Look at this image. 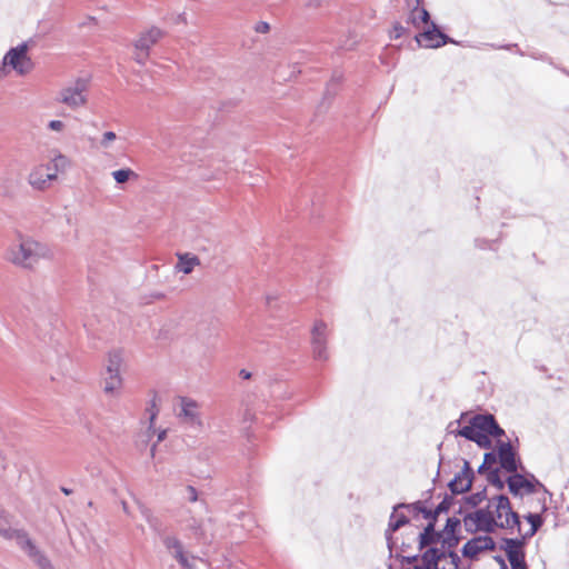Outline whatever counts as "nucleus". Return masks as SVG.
I'll list each match as a JSON object with an SVG mask.
<instances>
[{"mask_svg":"<svg viewBox=\"0 0 569 569\" xmlns=\"http://www.w3.org/2000/svg\"><path fill=\"white\" fill-rule=\"evenodd\" d=\"M51 258H53V251L48 244L30 238L21 240L9 251V260L26 268L32 267L39 259Z\"/></svg>","mask_w":569,"mask_h":569,"instance_id":"obj_1","label":"nucleus"},{"mask_svg":"<svg viewBox=\"0 0 569 569\" xmlns=\"http://www.w3.org/2000/svg\"><path fill=\"white\" fill-rule=\"evenodd\" d=\"M8 67H11L19 76L28 74L34 67L28 56V44L22 42L11 48L0 62V79L8 73Z\"/></svg>","mask_w":569,"mask_h":569,"instance_id":"obj_2","label":"nucleus"},{"mask_svg":"<svg viewBox=\"0 0 569 569\" xmlns=\"http://www.w3.org/2000/svg\"><path fill=\"white\" fill-rule=\"evenodd\" d=\"M462 521L466 531L472 535L476 532L493 533L498 528V520L490 510V505L466 513Z\"/></svg>","mask_w":569,"mask_h":569,"instance_id":"obj_3","label":"nucleus"},{"mask_svg":"<svg viewBox=\"0 0 569 569\" xmlns=\"http://www.w3.org/2000/svg\"><path fill=\"white\" fill-rule=\"evenodd\" d=\"M415 40L418 46L429 49H437L447 43H457L456 40L443 33L433 21L430 22L425 31L416 34Z\"/></svg>","mask_w":569,"mask_h":569,"instance_id":"obj_4","label":"nucleus"},{"mask_svg":"<svg viewBox=\"0 0 569 569\" xmlns=\"http://www.w3.org/2000/svg\"><path fill=\"white\" fill-rule=\"evenodd\" d=\"M510 493L515 497L522 496L523 493H535L537 487H543L542 483L533 476L526 478L519 472H512L506 480Z\"/></svg>","mask_w":569,"mask_h":569,"instance_id":"obj_5","label":"nucleus"},{"mask_svg":"<svg viewBox=\"0 0 569 569\" xmlns=\"http://www.w3.org/2000/svg\"><path fill=\"white\" fill-rule=\"evenodd\" d=\"M179 402L180 411L178 412L177 417L180 419V421L190 428H201L203 423L199 403L188 397H180Z\"/></svg>","mask_w":569,"mask_h":569,"instance_id":"obj_6","label":"nucleus"},{"mask_svg":"<svg viewBox=\"0 0 569 569\" xmlns=\"http://www.w3.org/2000/svg\"><path fill=\"white\" fill-rule=\"evenodd\" d=\"M122 357L120 351H112L108 357V365L106 368L104 387L106 393H112L114 390L120 388L122 379L120 377V366Z\"/></svg>","mask_w":569,"mask_h":569,"instance_id":"obj_7","label":"nucleus"},{"mask_svg":"<svg viewBox=\"0 0 569 569\" xmlns=\"http://www.w3.org/2000/svg\"><path fill=\"white\" fill-rule=\"evenodd\" d=\"M88 82L86 79L79 78L76 82L61 90L60 101L70 108H78L86 103L84 92L87 90Z\"/></svg>","mask_w":569,"mask_h":569,"instance_id":"obj_8","label":"nucleus"},{"mask_svg":"<svg viewBox=\"0 0 569 569\" xmlns=\"http://www.w3.org/2000/svg\"><path fill=\"white\" fill-rule=\"evenodd\" d=\"M497 543L489 533L485 536H477L468 540L462 549L461 553L465 558L477 559L478 555L483 551H495Z\"/></svg>","mask_w":569,"mask_h":569,"instance_id":"obj_9","label":"nucleus"},{"mask_svg":"<svg viewBox=\"0 0 569 569\" xmlns=\"http://www.w3.org/2000/svg\"><path fill=\"white\" fill-rule=\"evenodd\" d=\"M497 449H498V457H499V463L501 469L505 471L512 473L518 471L520 463V460L518 458V453L516 449L512 447L510 441H501L498 440L497 442Z\"/></svg>","mask_w":569,"mask_h":569,"instance_id":"obj_10","label":"nucleus"},{"mask_svg":"<svg viewBox=\"0 0 569 569\" xmlns=\"http://www.w3.org/2000/svg\"><path fill=\"white\" fill-rule=\"evenodd\" d=\"M501 541L502 545L500 546V549L506 552L510 566L526 560V540L522 538H502Z\"/></svg>","mask_w":569,"mask_h":569,"instance_id":"obj_11","label":"nucleus"},{"mask_svg":"<svg viewBox=\"0 0 569 569\" xmlns=\"http://www.w3.org/2000/svg\"><path fill=\"white\" fill-rule=\"evenodd\" d=\"M163 36L164 31L158 27H151L142 32L134 41V49H144L150 51L151 47L154 46Z\"/></svg>","mask_w":569,"mask_h":569,"instance_id":"obj_12","label":"nucleus"},{"mask_svg":"<svg viewBox=\"0 0 569 569\" xmlns=\"http://www.w3.org/2000/svg\"><path fill=\"white\" fill-rule=\"evenodd\" d=\"M442 538V532L436 530V525L433 522H428L423 528V531L419 535V550H423L427 547H431L432 545L440 542Z\"/></svg>","mask_w":569,"mask_h":569,"instance_id":"obj_13","label":"nucleus"},{"mask_svg":"<svg viewBox=\"0 0 569 569\" xmlns=\"http://www.w3.org/2000/svg\"><path fill=\"white\" fill-rule=\"evenodd\" d=\"M480 422H482V413L475 415L470 419L469 425L455 431V435L473 442V440L478 438V433L481 431Z\"/></svg>","mask_w":569,"mask_h":569,"instance_id":"obj_14","label":"nucleus"},{"mask_svg":"<svg viewBox=\"0 0 569 569\" xmlns=\"http://www.w3.org/2000/svg\"><path fill=\"white\" fill-rule=\"evenodd\" d=\"M407 523H409V518L400 512V510H397V511H392L391 516H390V520H389V523H388V529L386 531V539H387V542H388V547L389 549L391 550V543H392V532L399 530L401 527L406 526Z\"/></svg>","mask_w":569,"mask_h":569,"instance_id":"obj_15","label":"nucleus"},{"mask_svg":"<svg viewBox=\"0 0 569 569\" xmlns=\"http://www.w3.org/2000/svg\"><path fill=\"white\" fill-rule=\"evenodd\" d=\"M481 431L489 437L500 438L505 436V430L499 426L496 418L491 413H482V422H480Z\"/></svg>","mask_w":569,"mask_h":569,"instance_id":"obj_16","label":"nucleus"},{"mask_svg":"<svg viewBox=\"0 0 569 569\" xmlns=\"http://www.w3.org/2000/svg\"><path fill=\"white\" fill-rule=\"evenodd\" d=\"M50 170V164L39 166L34 168L29 174V183L37 189H44L47 182L50 181L46 177L47 172H49Z\"/></svg>","mask_w":569,"mask_h":569,"instance_id":"obj_17","label":"nucleus"},{"mask_svg":"<svg viewBox=\"0 0 569 569\" xmlns=\"http://www.w3.org/2000/svg\"><path fill=\"white\" fill-rule=\"evenodd\" d=\"M178 263L176 264V269L178 271L183 272L184 274H189L193 271L196 266L200 264V260L197 256L191 253H178Z\"/></svg>","mask_w":569,"mask_h":569,"instance_id":"obj_18","label":"nucleus"},{"mask_svg":"<svg viewBox=\"0 0 569 569\" xmlns=\"http://www.w3.org/2000/svg\"><path fill=\"white\" fill-rule=\"evenodd\" d=\"M11 540H14L16 543L27 553L32 552L37 546L30 539L28 532L23 529H14L11 533Z\"/></svg>","mask_w":569,"mask_h":569,"instance_id":"obj_19","label":"nucleus"},{"mask_svg":"<svg viewBox=\"0 0 569 569\" xmlns=\"http://www.w3.org/2000/svg\"><path fill=\"white\" fill-rule=\"evenodd\" d=\"M49 164L51 167V170L47 172L46 177L49 180H56L58 172H64L71 163L66 156L59 153L52 159V161Z\"/></svg>","mask_w":569,"mask_h":569,"instance_id":"obj_20","label":"nucleus"},{"mask_svg":"<svg viewBox=\"0 0 569 569\" xmlns=\"http://www.w3.org/2000/svg\"><path fill=\"white\" fill-rule=\"evenodd\" d=\"M496 501V510L492 511L498 521H503L502 518H508L512 511L510 500L505 495H499L492 499Z\"/></svg>","mask_w":569,"mask_h":569,"instance_id":"obj_21","label":"nucleus"},{"mask_svg":"<svg viewBox=\"0 0 569 569\" xmlns=\"http://www.w3.org/2000/svg\"><path fill=\"white\" fill-rule=\"evenodd\" d=\"M447 486L452 495H461V493L470 491V489L472 488L471 480L470 479L465 480V478L462 476H460L459 473H457L448 482Z\"/></svg>","mask_w":569,"mask_h":569,"instance_id":"obj_22","label":"nucleus"},{"mask_svg":"<svg viewBox=\"0 0 569 569\" xmlns=\"http://www.w3.org/2000/svg\"><path fill=\"white\" fill-rule=\"evenodd\" d=\"M327 345V325L322 320L316 321L311 330V346Z\"/></svg>","mask_w":569,"mask_h":569,"instance_id":"obj_23","label":"nucleus"},{"mask_svg":"<svg viewBox=\"0 0 569 569\" xmlns=\"http://www.w3.org/2000/svg\"><path fill=\"white\" fill-rule=\"evenodd\" d=\"M525 519L530 523V529L526 533L521 535L520 538L527 541L528 539L533 537L536 532L541 528V526L543 525V519L539 513L532 512L526 515Z\"/></svg>","mask_w":569,"mask_h":569,"instance_id":"obj_24","label":"nucleus"},{"mask_svg":"<svg viewBox=\"0 0 569 569\" xmlns=\"http://www.w3.org/2000/svg\"><path fill=\"white\" fill-rule=\"evenodd\" d=\"M420 0H417V6L412 9L409 20L412 22V24L418 26L419 22L430 24V14L427 9L420 8L419 9Z\"/></svg>","mask_w":569,"mask_h":569,"instance_id":"obj_25","label":"nucleus"},{"mask_svg":"<svg viewBox=\"0 0 569 569\" xmlns=\"http://www.w3.org/2000/svg\"><path fill=\"white\" fill-rule=\"evenodd\" d=\"M28 557L33 560L39 569H54L49 558L38 547Z\"/></svg>","mask_w":569,"mask_h":569,"instance_id":"obj_26","label":"nucleus"},{"mask_svg":"<svg viewBox=\"0 0 569 569\" xmlns=\"http://www.w3.org/2000/svg\"><path fill=\"white\" fill-rule=\"evenodd\" d=\"M521 522L520 516L516 511H510L508 518L505 521H498V528L512 530L513 528L518 529V532L521 533Z\"/></svg>","mask_w":569,"mask_h":569,"instance_id":"obj_27","label":"nucleus"},{"mask_svg":"<svg viewBox=\"0 0 569 569\" xmlns=\"http://www.w3.org/2000/svg\"><path fill=\"white\" fill-rule=\"evenodd\" d=\"M163 546L167 550L173 555H178V551H184L182 542L176 536H163L161 538Z\"/></svg>","mask_w":569,"mask_h":569,"instance_id":"obj_28","label":"nucleus"},{"mask_svg":"<svg viewBox=\"0 0 569 569\" xmlns=\"http://www.w3.org/2000/svg\"><path fill=\"white\" fill-rule=\"evenodd\" d=\"M436 551L431 550V548H427L421 555V565L428 569H439V565L437 563V559L435 556Z\"/></svg>","mask_w":569,"mask_h":569,"instance_id":"obj_29","label":"nucleus"},{"mask_svg":"<svg viewBox=\"0 0 569 569\" xmlns=\"http://www.w3.org/2000/svg\"><path fill=\"white\" fill-rule=\"evenodd\" d=\"M487 480L490 485L496 487L498 490H502L506 486V481H503L500 477V469L493 468L488 471L487 473Z\"/></svg>","mask_w":569,"mask_h":569,"instance_id":"obj_30","label":"nucleus"},{"mask_svg":"<svg viewBox=\"0 0 569 569\" xmlns=\"http://www.w3.org/2000/svg\"><path fill=\"white\" fill-rule=\"evenodd\" d=\"M486 499H487V488H483L482 490L471 493L463 498L465 502L472 508L478 507Z\"/></svg>","mask_w":569,"mask_h":569,"instance_id":"obj_31","label":"nucleus"},{"mask_svg":"<svg viewBox=\"0 0 569 569\" xmlns=\"http://www.w3.org/2000/svg\"><path fill=\"white\" fill-rule=\"evenodd\" d=\"M117 183H126L130 178H137V173L130 168L119 169L112 172Z\"/></svg>","mask_w":569,"mask_h":569,"instance_id":"obj_32","label":"nucleus"},{"mask_svg":"<svg viewBox=\"0 0 569 569\" xmlns=\"http://www.w3.org/2000/svg\"><path fill=\"white\" fill-rule=\"evenodd\" d=\"M461 527V519L457 516L449 517L446 521L445 528L441 531L443 535L457 533Z\"/></svg>","mask_w":569,"mask_h":569,"instance_id":"obj_33","label":"nucleus"},{"mask_svg":"<svg viewBox=\"0 0 569 569\" xmlns=\"http://www.w3.org/2000/svg\"><path fill=\"white\" fill-rule=\"evenodd\" d=\"M455 496L451 492L445 493L442 500L436 506V512L440 515L448 512L455 502Z\"/></svg>","mask_w":569,"mask_h":569,"instance_id":"obj_34","label":"nucleus"},{"mask_svg":"<svg viewBox=\"0 0 569 569\" xmlns=\"http://www.w3.org/2000/svg\"><path fill=\"white\" fill-rule=\"evenodd\" d=\"M460 540H461V537L458 533H452V535H443L442 533V538H441L440 542L442 545V548H447V550H452L459 545Z\"/></svg>","mask_w":569,"mask_h":569,"instance_id":"obj_35","label":"nucleus"},{"mask_svg":"<svg viewBox=\"0 0 569 569\" xmlns=\"http://www.w3.org/2000/svg\"><path fill=\"white\" fill-rule=\"evenodd\" d=\"M188 528H189V530L192 531L193 536L198 539V541H200L202 543L208 542V538L204 535L202 525L200 522H198L197 520L193 519L191 521V523L188 526Z\"/></svg>","mask_w":569,"mask_h":569,"instance_id":"obj_36","label":"nucleus"},{"mask_svg":"<svg viewBox=\"0 0 569 569\" xmlns=\"http://www.w3.org/2000/svg\"><path fill=\"white\" fill-rule=\"evenodd\" d=\"M401 509H408V510H412L417 513H420V509H426V507H425V503L420 500L412 502V503L401 502V503H398L395 506V511L401 510Z\"/></svg>","mask_w":569,"mask_h":569,"instance_id":"obj_37","label":"nucleus"},{"mask_svg":"<svg viewBox=\"0 0 569 569\" xmlns=\"http://www.w3.org/2000/svg\"><path fill=\"white\" fill-rule=\"evenodd\" d=\"M313 359L318 361H327L329 356L327 345L312 347Z\"/></svg>","mask_w":569,"mask_h":569,"instance_id":"obj_38","label":"nucleus"},{"mask_svg":"<svg viewBox=\"0 0 569 569\" xmlns=\"http://www.w3.org/2000/svg\"><path fill=\"white\" fill-rule=\"evenodd\" d=\"M473 442L477 443L480 448L485 449H489L492 445L490 437L485 431H480L478 433V438H476Z\"/></svg>","mask_w":569,"mask_h":569,"instance_id":"obj_39","label":"nucleus"},{"mask_svg":"<svg viewBox=\"0 0 569 569\" xmlns=\"http://www.w3.org/2000/svg\"><path fill=\"white\" fill-rule=\"evenodd\" d=\"M458 473L460 476H462L465 478V480L470 479L471 483L475 480V471L472 470L469 461H467V460L463 461L462 470L460 472H458Z\"/></svg>","mask_w":569,"mask_h":569,"instance_id":"obj_40","label":"nucleus"},{"mask_svg":"<svg viewBox=\"0 0 569 569\" xmlns=\"http://www.w3.org/2000/svg\"><path fill=\"white\" fill-rule=\"evenodd\" d=\"M341 80H342V74L340 72L336 71L332 74L331 81L327 86L326 96H333L335 92L331 91V88L338 86Z\"/></svg>","mask_w":569,"mask_h":569,"instance_id":"obj_41","label":"nucleus"},{"mask_svg":"<svg viewBox=\"0 0 569 569\" xmlns=\"http://www.w3.org/2000/svg\"><path fill=\"white\" fill-rule=\"evenodd\" d=\"M116 139L117 134L113 131H106L102 134V139L100 140V146L104 149H108L111 142H113Z\"/></svg>","mask_w":569,"mask_h":569,"instance_id":"obj_42","label":"nucleus"},{"mask_svg":"<svg viewBox=\"0 0 569 569\" xmlns=\"http://www.w3.org/2000/svg\"><path fill=\"white\" fill-rule=\"evenodd\" d=\"M173 558L180 563V566L184 569H191L192 563L189 561L184 551H178V555H173Z\"/></svg>","mask_w":569,"mask_h":569,"instance_id":"obj_43","label":"nucleus"},{"mask_svg":"<svg viewBox=\"0 0 569 569\" xmlns=\"http://www.w3.org/2000/svg\"><path fill=\"white\" fill-rule=\"evenodd\" d=\"M447 558H450V568L448 569H459L461 560L455 549L447 550Z\"/></svg>","mask_w":569,"mask_h":569,"instance_id":"obj_44","label":"nucleus"},{"mask_svg":"<svg viewBox=\"0 0 569 569\" xmlns=\"http://www.w3.org/2000/svg\"><path fill=\"white\" fill-rule=\"evenodd\" d=\"M134 60L143 66L148 58H149V54H150V51L149 50H144V49H134Z\"/></svg>","mask_w":569,"mask_h":569,"instance_id":"obj_45","label":"nucleus"},{"mask_svg":"<svg viewBox=\"0 0 569 569\" xmlns=\"http://www.w3.org/2000/svg\"><path fill=\"white\" fill-rule=\"evenodd\" d=\"M420 513L422 515V517L427 520H429V522H433V525H436L437 522V519L439 517L440 513H437L436 512V508L435 509H420Z\"/></svg>","mask_w":569,"mask_h":569,"instance_id":"obj_46","label":"nucleus"},{"mask_svg":"<svg viewBox=\"0 0 569 569\" xmlns=\"http://www.w3.org/2000/svg\"><path fill=\"white\" fill-rule=\"evenodd\" d=\"M499 461L498 451H488L483 455V462L489 467Z\"/></svg>","mask_w":569,"mask_h":569,"instance_id":"obj_47","label":"nucleus"},{"mask_svg":"<svg viewBox=\"0 0 569 569\" xmlns=\"http://www.w3.org/2000/svg\"><path fill=\"white\" fill-rule=\"evenodd\" d=\"M396 558L401 562V563H413V562H417L419 559L421 560V555H412V556H402V555H396Z\"/></svg>","mask_w":569,"mask_h":569,"instance_id":"obj_48","label":"nucleus"},{"mask_svg":"<svg viewBox=\"0 0 569 569\" xmlns=\"http://www.w3.org/2000/svg\"><path fill=\"white\" fill-rule=\"evenodd\" d=\"M430 548L431 550L436 551L435 556L438 565L442 559L447 558V550H445V548H438L432 546Z\"/></svg>","mask_w":569,"mask_h":569,"instance_id":"obj_49","label":"nucleus"},{"mask_svg":"<svg viewBox=\"0 0 569 569\" xmlns=\"http://www.w3.org/2000/svg\"><path fill=\"white\" fill-rule=\"evenodd\" d=\"M406 31V28L402 27L400 23H396L393 26V29H392V32H391V38L393 39H398L400 38Z\"/></svg>","mask_w":569,"mask_h":569,"instance_id":"obj_50","label":"nucleus"},{"mask_svg":"<svg viewBox=\"0 0 569 569\" xmlns=\"http://www.w3.org/2000/svg\"><path fill=\"white\" fill-rule=\"evenodd\" d=\"M254 30L256 32L258 33H267L269 30H270V26L268 22L266 21H259L256 26H254Z\"/></svg>","mask_w":569,"mask_h":569,"instance_id":"obj_51","label":"nucleus"},{"mask_svg":"<svg viewBox=\"0 0 569 569\" xmlns=\"http://www.w3.org/2000/svg\"><path fill=\"white\" fill-rule=\"evenodd\" d=\"M147 411L149 412L150 415V427H152L153 422H154V419L158 415V409L156 408V403H154V400H152L151 402V407L147 409Z\"/></svg>","mask_w":569,"mask_h":569,"instance_id":"obj_52","label":"nucleus"},{"mask_svg":"<svg viewBox=\"0 0 569 569\" xmlns=\"http://www.w3.org/2000/svg\"><path fill=\"white\" fill-rule=\"evenodd\" d=\"M49 129L53 131H61L64 127L63 122L60 120H51L48 124Z\"/></svg>","mask_w":569,"mask_h":569,"instance_id":"obj_53","label":"nucleus"},{"mask_svg":"<svg viewBox=\"0 0 569 569\" xmlns=\"http://www.w3.org/2000/svg\"><path fill=\"white\" fill-rule=\"evenodd\" d=\"M187 492H188L189 501L194 502V501L198 500V492H197V489L194 487L188 486L187 487Z\"/></svg>","mask_w":569,"mask_h":569,"instance_id":"obj_54","label":"nucleus"},{"mask_svg":"<svg viewBox=\"0 0 569 569\" xmlns=\"http://www.w3.org/2000/svg\"><path fill=\"white\" fill-rule=\"evenodd\" d=\"M14 529H6V528H0V536L7 538V539H11V533L13 532Z\"/></svg>","mask_w":569,"mask_h":569,"instance_id":"obj_55","label":"nucleus"},{"mask_svg":"<svg viewBox=\"0 0 569 569\" xmlns=\"http://www.w3.org/2000/svg\"><path fill=\"white\" fill-rule=\"evenodd\" d=\"M14 529H6V528H0V536L7 538V539H11V533L13 532Z\"/></svg>","mask_w":569,"mask_h":569,"instance_id":"obj_56","label":"nucleus"},{"mask_svg":"<svg viewBox=\"0 0 569 569\" xmlns=\"http://www.w3.org/2000/svg\"><path fill=\"white\" fill-rule=\"evenodd\" d=\"M493 559L498 562L500 569H508V566L501 556H496Z\"/></svg>","mask_w":569,"mask_h":569,"instance_id":"obj_57","label":"nucleus"},{"mask_svg":"<svg viewBox=\"0 0 569 569\" xmlns=\"http://www.w3.org/2000/svg\"><path fill=\"white\" fill-rule=\"evenodd\" d=\"M491 470V468L488 466V465H485V462L482 461V463L478 467V473L480 475H483V473H488V471Z\"/></svg>","mask_w":569,"mask_h":569,"instance_id":"obj_58","label":"nucleus"},{"mask_svg":"<svg viewBox=\"0 0 569 569\" xmlns=\"http://www.w3.org/2000/svg\"><path fill=\"white\" fill-rule=\"evenodd\" d=\"M142 515L144 516V518L147 519V521L152 526L153 525V518L151 516V512L149 509H143L142 510Z\"/></svg>","mask_w":569,"mask_h":569,"instance_id":"obj_59","label":"nucleus"},{"mask_svg":"<svg viewBox=\"0 0 569 569\" xmlns=\"http://www.w3.org/2000/svg\"><path fill=\"white\" fill-rule=\"evenodd\" d=\"M323 2L325 0H309L308 6L311 8H319L322 6Z\"/></svg>","mask_w":569,"mask_h":569,"instance_id":"obj_60","label":"nucleus"},{"mask_svg":"<svg viewBox=\"0 0 569 569\" xmlns=\"http://www.w3.org/2000/svg\"><path fill=\"white\" fill-rule=\"evenodd\" d=\"M511 569H529L526 560L511 566Z\"/></svg>","mask_w":569,"mask_h":569,"instance_id":"obj_61","label":"nucleus"},{"mask_svg":"<svg viewBox=\"0 0 569 569\" xmlns=\"http://www.w3.org/2000/svg\"><path fill=\"white\" fill-rule=\"evenodd\" d=\"M239 376L242 378V379H250L251 378V372L247 371L246 369H241L240 372H239Z\"/></svg>","mask_w":569,"mask_h":569,"instance_id":"obj_62","label":"nucleus"},{"mask_svg":"<svg viewBox=\"0 0 569 569\" xmlns=\"http://www.w3.org/2000/svg\"><path fill=\"white\" fill-rule=\"evenodd\" d=\"M166 437H167V430H160L157 436V441L161 442L166 439Z\"/></svg>","mask_w":569,"mask_h":569,"instance_id":"obj_63","label":"nucleus"},{"mask_svg":"<svg viewBox=\"0 0 569 569\" xmlns=\"http://www.w3.org/2000/svg\"><path fill=\"white\" fill-rule=\"evenodd\" d=\"M176 22L177 23H186L187 22L186 13L182 12V13L178 14Z\"/></svg>","mask_w":569,"mask_h":569,"instance_id":"obj_64","label":"nucleus"}]
</instances>
